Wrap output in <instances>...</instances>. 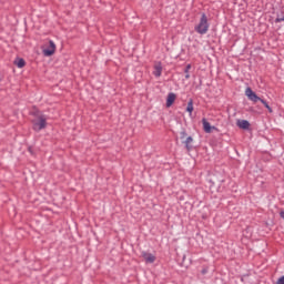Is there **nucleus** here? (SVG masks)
Masks as SVG:
<instances>
[{"mask_svg": "<svg viewBox=\"0 0 284 284\" xmlns=\"http://www.w3.org/2000/svg\"><path fill=\"white\" fill-rule=\"evenodd\" d=\"M210 30V22H207V16L205 13H202L200 22L197 26H195V32L197 34H207V31Z\"/></svg>", "mask_w": 284, "mask_h": 284, "instance_id": "obj_2", "label": "nucleus"}, {"mask_svg": "<svg viewBox=\"0 0 284 284\" xmlns=\"http://www.w3.org/2000/svg\"><path fill=\"white\" fill-rule=\"evenodd\" d=\"M276 284H284V275L277 280Z\"/></svg>", "mask_w": 284, "mask_h": 284, "instance_id": "obj_15", "label": "nucleus"}, {"mask_svg": "<svg viewBox=\"0 0 284 284\" xmlns=\"http://www.w3.org/2000/svg\"><path fill=\"white\" fill-rule=\"evenodd\" d=\"M153 74H154V77H156V79H159V77H161V74H163V65L161 64V62L154 63Z\"/></svg>", "mask_w": 284, "mask_h": 284, "instance_id": "obj_5", "label": "nucleus"}, {"mask_svg": "<svg viewBox=\"0 0 284 284\" xmlns=\"http://www.w3.org/2000/svg\"><path fill=\"white\" fill-rule=\"evenodd\" d=\"M186 112H189L190 115L194 112V102L192 100L187 102Z\"/></svg>", "mask_w": 284, "mask_h": 284, "instance_id": "obj_11", "label": "nucleus"}, {"mask_svg": "<svg viewBox=\"0 0 284 284\" xmlns=\"http://www.w3.org/2000/svg\"><path fill=\"white\" fill-rule=\"evenodd\" d=\"M245 95L250 101H253V103H257V101H261V98L256 95L254 91H252V88H246Z\"/></svg>", "mask_w": 284, "mask_h": 284, "instance_id": "obj_4", "label": "nucleus"}, {"mask_svg": "<svg viewBox=\"0 0 284 284\" xmlns=\"http://www.w3.org/2000/svg\"><path fill=\"white\" fill-rule=\"evenodd\" d=\"M260 101H261V103H263L264 108H266L268 110L270 113L273 112L272 108L270 106V104H267V102L265 100L261 99Z\"/></svg>", "mask_w": 284, "mask_h": 284, "instance_id": "obj_13", "label": "nucleus"}, {"mask_svg": "<svg viewBox=\"0 0 284 284\" xmlns=\"http://www.w3.org/2000/svg\"><path fill=\"white\" fill-rule=\"evenodd\" d=\"M284 21V13L277 14V18L275 19V23H281Z\"/></svg>", "mask_w": 284, "mask_h": 284, "instance_id": "obj_14", "label": "nucleus"}, {"mask_svg": "<svg viewBox=\"0 0 284 284\" xmlns=\"http://www.w3.org/2000/svg\"><path fill=\"white\" fill-rule=\"evenodd\" d=\"M142 258H144L145 263H154L156 261V256L148 252H142Z\"/></svg>", "mask_w": 284, "mask_h": 284, "instance_id": "obj_7", "label": "nucleus"}, {"mask_svg": "<svg viewBox=\"0 0 284 284\" xmlns=\"http://www.w3.org/2000/svg\"><path fill=\"white\" fill-rule=\"evenodd\" d=\"M191 68H192V65L187 64L185 72L187 73Z\"/></svg>", "mask_w": 284, "mask_h": 284, "instance_id": "obj_16", "label": "nucleus"}, {"mask_svg": "<svg viewBox=\"0 0 284 284\" xmlns=\"http://www.w3.org/2000/svg\"><path fill=\"white\" fill-rule=\"evenodd\" d=\"M57 52V44L54 41H49V48L43 50L44 57H52Z\"/></svg>", "mask_w": 284, "mask_h": 284, "instance_id": "obj_3", "label": "nucleus"}, {"mask_svg": "<svg viewBox=\"0 0 284 284\" xmlns=\"http://www.w3.org/2000/svg\"><path fill=\"white\" fill-rule=\"evenodd\" d=\"M236 125L241 130H250V122L247 120H237Z\"/></svg>", "mask_w": 284, "mask_h": 284, "instance_id": "obj_8", "label": "nucleus"}, {"mask_svg": "<svg viewBox=\"0 0 284 284\" xmlns=\"http://www.w3.org/2000/svg\"><path fill=\"white\" fill-rule=\"evenodd\" d=\"M202 125H203V130L204 132H206V134L212 133V130H216V126H212V124H210V122H207V119H202Z\"/></svg>", "mask_w": 284, "mask_h": 284, "instance_id": "obj_6", "label": "nucleus"}, {"mask_svg": "<svg viewBox=\"0 0 284 284\" xmlns=\"http://www.w3.org/2000/svg\"><path fill=\"white\" fill-rule=\"evenodd\" d=\"M48 118L43 114H38L36 118L32 120V128L34 132H41V130H45L48 125Z\"/></svg>", "mask_w": 284, "mask_h": 284, "instance_id": "obj_1", "label": "nucleus"}, {"mask_svg": "<svg viewBox=\"0 0 284 284\" xmlns=\"http://www.w3.org/2000/svg\"><path fill=\"white\" fill-rule=\"evenodd\" d=\"M14 65H17V68H26V60H23L22 58H18L14 61Z\"/></svg>", "mask_w": 284, "mask_h": 284, "instance_id": "obj_10", "label": "nucleus"}, {"mask_svg": "<svg viewBox=\"0 0 284 284\" xmlns=\"http://www.w3.org/2000/svg\"><path fill=\"white\" fill-rule=\"evenodd\" d=\"M185 79H190V74L189 73H186Z\"/></svg>", "mask_w": 284, "mask_h": 284, "instance_id": "obj_17", "label": "nucleus"}, {"mask_svg": "<svg viewBox=\"0 0 284 284\" xmlns=\"http://www.w3.org/2000/svg\"><path fill=\"white\" fill-rule=\"evenodd\" d=\"M194 139H192V136H189L186 140H185V148L186 150H192V143H193Z\"/></svg>", "mask_w": 284, "mask_h": 284, "instance_id": "obj_12", "label": "nucleus"}, {"mask_svg": "<svg viewBox=\"0 0 284 284\" xmlns=\"http://www.w3.org/2000/svg\"><path fill=\"white\" fill-rule=\"evenodd\" d=\"M176 101V94L174 93H169L166 98V108H172V104Z\"/></svg>", "mask_w": 284, "mask_h": 284, "instance_id": "obj_9", "label": "nucleus"}]
</instances>
